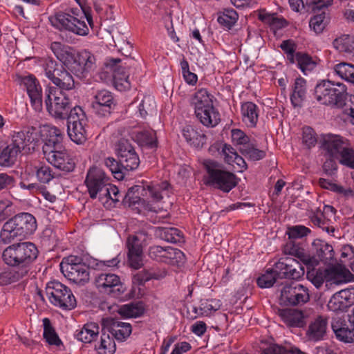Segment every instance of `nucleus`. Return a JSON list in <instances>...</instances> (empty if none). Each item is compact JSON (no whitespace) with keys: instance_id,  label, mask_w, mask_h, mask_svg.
I'll return each instance as SVG.
<instances>
[{"instance_id":"1","label":"nucleus","mask_w":354,"mask_h":354,"mask_svg":"<svg viewBox=\"0 0 354 354\" xmlns=\"http://www.w3.org/2000/svg\"><path fill=\"white\" fill-rule=\"evenodd\" d=\"M50 49L64 66L51 81L60 88L59 91H70L75 88V80L68 71L77 77H82L95 68V57L86 50L75 54L72 48L57 41L51 43Z\"/></svg>"},{"instance_id":"2","label":"nucleus","mask_w":354,"mask_h":354,"mask_svg":"<svg viewBox=\"0 0 354 354\" xmlns=\"http://www.w3.org/2000/svg\"><path fill=\"white\" fill-rule=\"evenodd\" d=\"M120 261L118 257L97 262L96 259L88 256H84L83 258L70 256L64 258L59 266L61 272L66 277L76 283H81L88 281L89 268H94L95 266H98L100 264L113 267L116 266Z\"/></svg>"},{"instance_id":"3","label":"nucleus","mask_w":354,"mask_h":354,"mask_svg":"<svg viewBox=\"0 0 354 354\" xmlns=\"http://www.w3.org/2000/svg\"><path fill=\"white\" fill-rule=\"evenodd\" d=\"M37 255L38 250L35 244L23 242L8 246L4 250L2 257L7 265L17 268L27 276Z\"/></svg>"},{"instance_id":"4","label":"nucleus","mask_w":354,"mask_h":354,"mask_svg":"<svg viewBox=\"0 0 354 354\" xmlns=\"http://www.w3.org/2000/svg\"><path fill=\"white\" fill-rule=\"evenodd\" d=\"M213 98L205 88L198 89L192 97L191 104L196 118L207 127H214L221 121L220 113L214 106Z\"/></svg>"},{"instance_id":"5","label":"nucleus","mask_w":354,"mask_h":354,"mask_svg":"<svg viewBox=\"0 0 354 354\" xmlns=\"http://www.w3.org/2000/svg\"><path fill=\"white\" fill-rule=\"evenodd\" d=\"M204 167L207 172L205 185L213 186L225 192H229L236 186V176L232 172L225 170L223 166L216 161L205 160Z\"/></svg>"},{"instance_id":"6","label":"nucleus","mask_w":354,"mask_h":354,"mask_svg":"<svg viewBox=\"0 0 354 354\" xmlns=\"http://www.w3.org/2000/svg\"><path fill=\"white\" fill-rule=\"evenodd\" d=\"M315 95L322 104L342 106L344 104L346 93L343 84H335L331 81L324 80L315 86Z\"/></svg>"},{"instance_id":"7","label":"nucleus","mask_w":354,"mask_h":354,"mask_svg":"<svg viewBox=\"0 0 354 354\" xmlns=\"http://www.w3.org/2000/svg\"><path fill=\"white\" fill-rule=\"evenodd\" d=\"M44 102L49 114L57 119H65L71 108V102L64 91L50 87L46 91Z\"/></svg>"},{"instance_id":"8","label":"nucleus","mask_w":354,"mask_h":354,"mask_svg":"<svg viewBox=\"0 0 354 354\" xmlns=\"http://www.w3.org/2000/svg\"><path fill=\"white\" fill-rule=\"evenodd\" d=\"M72 15L69 13H58L50 17L49 20L54 27L59 30H67L79 35H86L88 28L84 20L85 16L82 12L76 13L73 10Z\"/></svg>"},{"instance_id":"9","label":"nucleus","mask_w":354,"mask_h":354,"mask_svg":"<svg viewBox=\"0 0 354 354\" xmlns=\"http://www.w3.org/2000/svg\"><path fill=\"white\" fill-rule=\"evenodd\" d=\"M46 292L50 301L64 310H71L77 305L75 297L71 289L58 281L48 283Z\"/></svg>"},{"instance_id":"10","label":"nucleus","mask_w":354,"mask_h":354,"mask_svg":"<svg viewBox=\"0 0 354 354\" xmlns=\"http://www.w3.org/2000/svg\"><path fill=\"white\" fill-rule=\"evenodd\" d=\"M147 233L141 231L129 235L126 241L129 263L136 270L140 268L143 264V248L147 244Z\"/></svg>"},{"instance_id":"11","label":"nucleus","mask_w":354,"mask_h":354,"mask_svg":"<svg viewBox=\"0 0 354 354\" xmlns=\"http://www.w3.org/2000/svg\"><path fill=\"white\" fill-rule=\"evenodd\" d=\"M280 300L286 305H303L310 300L309 290L302 284L291 283L282 288Z\"/></svg>"},{"instance_id":"12","label":"nucleus","mask_w":354,"mask_h":354,"mask_svg":"<svg viewBox=\"0 0 354 354\" xmlns=\"http://www.w3.org/2000/svg\"><path fill=\"white\" fill-rule=\"evenodd\" d=\"M109 183V178L106 176L103 169L93 167H91L86 174L85 184L88 189L90 197L95 199L101 196L104 192L106 187Z\"/></svg>"},{"instance_id":"13","label":"nucleus","mask_w":354,"mask_h":354,"mask_svg":"<svg viewBox=\"0 0 354 354\" xmlns=\"http://www.w3.org/2000/svg\"><path fill=\"white\" fill-rule=\"evenodd\" d=\"M273 270L279 279H299L305 273L300 262L290 257L281 258L275 263Z\"/></svg>"},{"instance_id":"14","label":"nucleus","mask_w":354,"mask_h":354,"mask_svg":"<svg viewBox=\"0 0 354 354\" xmlns=\"http://www.w3.org/2000/svg\"><path fill=\"white\" fill-rule=\"evenodd\" d=\"M129 64L124 63V66L117 67L116 64L121 62L119 58H108L104 65L113 72V82L115 88L120 91L130 88L131 83L129 80V74L126 71V66H131L135 63L133 59H130Z\"/></svg>"},{"instance_id":"15","label":"nucleus","mask_w":354,"mask_h":354,"mask_svg":"<svg viewBox=\"0 0 354 354\" xmlns=\"http://www.w3.org/2000/svg\"><path fill=\"white\" fill-rule=\"evenodd\" d=\"M38 141L34 127H24L19 131H15L12 134V144L19 152L30 153L33 151Z\"/></svg>"},{"instance_id":"16","label":"nucleus","mask_w":354,"mask_h":354,"mask_svg":"<svg viewBox=\"0 0 354 354\" xmlns=\"http://www.w3.org/2000/svg\"><path fill=\"white\" fill-rule=\"evenodd\" d=\"M117 152L120 165L126 171L138 168L140 164L138 155L128 140L122 138L118 141Z\"/></svg>"},{"instance_id":"17","label":"nucleus","mask_w":354,"mask_h":354,"mask_svg":"<svg viewBox=\"0 0 354 354\" xmlns=\"http://www.w3.org/2000/svg\"><path fill=\"white\" fill-rule=\"evenodd\" d=\"M97 289L103 292L120 297L126 290V287L121 282L120 277L113 273H102L95 280Z\"/></svg>"},{"instance_id":"18","label":"nucleus","mask_w":354,"mask_h":354,"mask_svg":"<svg viewBox=\"0 0 354 354\" xmlns=\"http://www.w3.org/2000/svg\"><path fill=\"white\" fill-rule=\"evenodd\" d=\"M311 309L303 310L295 308L279 309L277 314L288 327L303 328L313 315Z\"/></svg>"},{"instance_id":"19","label":"nucleus","mask_w":354,"mask_h":354,"mask_svg":"<svg viewBox=\"0 0 354 354\" xmlns=\"http://www.w3.org/2000/svg\"><path fill=\"white\" fill-rule=\"evenodd\" d=\"M331 327L336 337L344 342H354V307L352 313L348 315V323L342 317H335Z\"/></svg>"},{"instance_id":"20","label":"nucleus","mask_w":354,"mask_h":354,"mask_svg":"<svg viewBox=\"0 0 354 354\" xmlns=\"http://www.w3.org/2000/svg\"><path fill=\"white\" fill-rule=\"evenodd\" d=\"M351 143L347 138L337 134L324 135L321 140V145L328 156L331 158L339 159Z\"/></svg>"},{"instance_id":"21","label":"nucleus","mask_w":354,"mask_h":354,"mask_svg":"<svg viewBox=\"0 0 354 354\" xmlns=\"http://www.w3.org/2000/svg\"><path fill=\"white\" fill-rule=\"evenodd\" d=\"M46 151L44 153L46 160L55 167L66 172L71 171L75 168V162L67 151L62 148L61 149H55L49 151L46 147Z\"/></svg>"},{"instance_id":"22","label":"nucleus","mask_w":354,"mask_h":354,"mask_svg":"<svg viewBox=\"0 0 354 354\" xmlns=\"http://www.w3.org/2000/svg\"><path fill=\"white\" fill-rule=\"evenodd\" d=\"M91 106L95 114L102 117L109 115L115 106L113 94L107 90L99 91L95 95Z\"/></svg>"},{"instance_id":"23","label":"nucleus","mask_w":354,"mask_h":354,"mask_svg":"<svg viewBox=\"0 0 354 354\" xmlns=\"http://www.w3.org/2000/svg\"><path fill=\"white\" fill-rule=\"evenodd\" d=\"M354 304V288H346L335 293L328 302V308L333 312L345 311Z\"/></svg>"},{"instance_id":"24","label":"nucleus","mask_w":354,"mask_h":354,"mask_svg":"<svg viewBox=\"0 0 354 354\" xmlns=\"http://www.w3.org/2000/svg\"><path fill=\"white\" fill-rule=\"evenodd\" d=\"M27 93L30 97L32 106L37 111L42 109L41 87L37 79L32 76H26L22 79Z\"/></svg>"},{"instance_id":"25","label":"nucleus","mask_w":354,"mask_h":354,"mask_svg":"<svg viewBox=\"0 0 354 354\" xmlns=\"http://www.w3.org/2000/svg\"><path fill=\"white\" fill-rule=\"evenodd\" d=\"M10 220L23 238L32 234L37 229L36 219L29 213L24 212L17 214Z\"/></svg>"},{"instance_id":"26","label":"nucleus","mask_w":354,"mask_h":354,"mask_svg":"<svg viewBox=\"0 0 354 354\" xmlns=\"http://www.w3.org/2000/svg\"><path fill=\"white\" fill-rule=\"evenodd\" d=\"M313 250L315 252V257L325 264L333 265L336 260L335 259V252L333 246L327 242L316 239L313 243Z\"/></svg>"},{"instance_id":"27","label":"nucleus","mask_w":354,"mask_h":354,"mask_svg":"<svg viewBox=\"0 0 354 354\" xmlns=\"http://www.w3.org/2000/svg\"><path fill=\"white\" fill-rule=\"evenodd\" d=\"M328 328V318L318 315L308 325L306 335L310 341L317 342L324 339Z\"/></svg>"},{"instance_id":"28","label":"nucleus","mask_w":354,"mask_h":354,"mask_svg":"<svg viewBox=\"0 0 354 354\" xmlns=\"http://www.w3.org/2000/svg\"><path fill=\"white\" fill-rule=\"evenodd\" d=\"M104 324L112 336L120 341L124 340L131 335L132 331L130 324L122 322L113 318L106 319Z\"/></svg>"},{"instance_id":"29","label":"nucleus","mask_w":354,"mask_h":354,"mask_svg":"<svg viewBox=\"0 0 354 354\" xmlns=\"http://www.w3.org/2000/svg\"><path fill=\"white\" fill-rule=\"evenodd\" d=\"M284 252L297 258L308 268L315 267L318 265V261L315 257H311L308 254L306 253L303 248L294 244L292 242H290L286 244L284 248Z\"/></svg>"},{"instance_id":"30","label":"nucleus","mask_w":354,"mask_h":354,"mask_svg":"<svg viewBox=\"0 0 354 354\" xmlns=\"http://www.w3.org/2000/svg\"><path fill=\"white\" fill-rule=\"evenodd\" d=\"M64 133L62 130L56 127H49L47 129V135L46 142L42 147L44 154L46 153L48 147L49 151L61 149L62 148V140Z\"/></svg>"},{"instance_id":"31","label":"nucleus","mask_w":354,"mask_h":354,"mask_svg":"<svg viewBox=\"0 0 354 354\" xmlns=\"http://www.w3.org/2000/svg\"><path fill=\"white\" fill-rule=\"evenodd\" d=\"M183 136L187 143L194 147H202L205 143V135L200 129L191 125H187L183 129Z\"/></svg>"},{"instance_id":"32","label":"nucleus","mask_w":354,"mask_h":354,"mask_svg":"<svg viewBox=\"0 0 354 354\" xmlns=\"http://www.w3.org/2000/svg\"><path fill=\"white\" fill-rule=\"evenodd\" d=\"M241 111L243 122L249 127H254L259 118L258 106L252 102H246L241 105Z\"/></svg>"},{"instance_id":"33","label":"nucleus","mask_w":354,"mask_h":354,"mask_svg":"<svg viewBox=\"0 0 354 354\" xmlns=\"http://www.w3.org/2000/svg\"><path fill=\"white\" fill-rule=\"evenodd\" d=\"M133 139L141 147H157V138L153 130H142L133 133Z\"/></svg>"},{"instance_id":"34","label":"nucleus","mask_w":354,"mask_h":354,"mask_svg":"<svg viewBox=\"0 0 354 354\" xmlns=\"http://www.w3.org/2000/svg\"><path fill=\"white\" fill-rule=\"evenodd\" d=\"M100 332V328L95 323L86 324L81 330L75 334L76 338L84 343H91L95 340Z\"/></svg>"},{"instance_id":"35","label":"nucleus","mask_w":354,"mask_h":354,"mask_svg":"<svg viewBox=\"0 0 354 354\" xmlns=\"http://www.w3.org/2000/svg\"><path fill=\"white\" fill-rule=\"evenodd\" d=\"M306 81L302 77L295 80L290 100L294 106H301L306 98Z\"/></svg>"},{"instance_id":"36","label":"nucleus","mask_w":354,"mask_h":354,"mask_svg":"<svg viewBox=\"0 0 354 354\" xmlns=\"http://www.w3.org/2000/svg\"><path fill=\"white\" fill-rule=\"evenodd\" d=\"M145 313L144 304L141 301L131 302L121 306L118 313L125 318H136L142 316Z\"/></svg>"},{"instance_id":"37","label":"nucleus","mask_w":354,"mask_h":354,"mask_svg":"<svg viewBox=\"0 0 354 354\" xmlns=\"http://www.w3.org/2000/svg\"><path fill=\"white\" fill-rule=\"evenodd\" d=\"M26 275L14 266L0 270V286H6L15 283Z\"/></svg>"},{"instance_id":"38","label":"nucleus","mask_w":354,"mask_h":354,"mask_svg":"<svg viewBox=\"0 0 354 354\" xmlns=\"http://www.w3.org/2000/svg\"><path fill=\"white\" fill-rule=\"evenodd\" d=\"M333 44L338 51L354 57V36L343 35L336 38Z\"/></svg>"},{"instance_id":"39","label":"nucleus","mask_w":354,"mask_h":354,"mask_svg":"<svg viewBox=\"0 0 354 354\" xmlns=\"http://www.w3.org/2000/svg\"><path fill=\"white\" fill-rule=\"evenodd\" d=\"M19 151L10 144L0 151V166L10 167L15 164Z\"/></svg>"},{"instance_id":"40","label":"nucleus","mask_w":354,"mask_h":354,"mask_svg":"<svg viewBox=\"0 0 354 354\" xmlns=\"http://www.w3.org/2000/svg\"><path fill=\"white\" fill-rule=\"evenodd\" d=\"M239 151L247 159L252 161L262 160L266 155V151L257 149L256 145L252 141L242 148H239Z\"/></svg>"},{"instance_id":"41","label":"nucleus","mask_w":354,"mask_h":354,"mask_svg":"<svg viewBox=\"0 0 354 354\" xmlns=\"http://www.w3.org/2000/svg\"><path fill=\"white\" fill-rule=\"evenodd\" d=\"M86 124H71L67 125L68 135L71 140L76 144L81 145L86 142V131L85 126Z\"/></svg>"},{"instance_id":"42","label":"nucleus","mask_w":354,"mask_h":354,"mask_svg":"<svg viewBox=\"0 0 354 354\" xmlns=\"http://www.w3.org/2000/svg\"><path fill=\"white\" fill-rule=\"evenodd\" d=\"M44 333L43 336L46 342L50 345L59 346L62 344V340L57 335L55 330L53 327L50 321L48 318L43 319Z\"/></svg>"},{"instance_id":"43","label":"nucleus","mask_w":354,"mask_h":354,"mask_svg":"<svg viewBox=\"0 0 354 354\" xmlns=\"http://www.w3.org/2000/svg\"><path fill=\"white\" fill-rule=\"evenodd\" d=\"M0 238L4 243L7 244L10 243L17 238L21 239L23 237L21 236V234L19 231H17L16 226L14 225L10 219L3 224L1 231Z\"/></svg>"},{"instance_id":"44","label":"nucleus","mask_w":354,"mask_h":354,"mask_svg":"<svg viewBox=\"0 0 354 354\" xmlns=\"http://www.w3.org/2000/svg\"><path fill=\"white\" fill-rule=\"evenodd\" d=\"M334 71L342 79L354 84V65L341 62L335 65Z\"/></svg>"},{"instance_id":"45","label":"nucleus","mask_w":354,"mask_h":354,"mask_svg":"<svg viewBox=\"0 0 354 354\" xmlns=\"http://www.w3.org/2000/svg\"><path fill=\"white\" fill-rule=\"evenodd\" d=\"M295 62L297 63L298 67L305 75L312 71L316 66V63L312 59L310 56L301 52L295 53Z\"/></svg>"},{"instance_id":"46","label":"nucleus","mask_w":354,"mask_h":354,"mask_svg":"<svg viewBox=\"0 0 354 354\" xmlns=\"http://www.w3.org/2000/svg\"><path fill=\"white\" fill-rule=\"evenodd\" d=\"M95 348L99 354H113L115 351V344L109 334L102 333L100 342L95 345Z\"/></svg>"},{"instance_id":"47","label":"nucleus","mask_w":354,"mask_h":354,"mask_svg":"<svg viewBox=\"0 0 354 354\" xmlns=\"http://www.w3.org/2000/svg\"><path fill=\"white\" fill-rule=\"evenodd\" d=\"M185 261L184 253L177 248L168 247L164 263L180 266Z\"/></svg>"},{"instance_id":"48","label":"nucleus","mask_w":354,"mask_h":354,"mask_svg":"<svg viewBox=\"0 0 354 354\" xmlns=\"http://www.w3.org/2000/svg\"><path fill=\"white\" fill-rule=\"evenodd\" d=\"M67 117V125L80 124H86L87 118L83 109L76 106L73 108H71Z\"/></svg>"},{"instance_id":"49","label":"nucleus","mask_w":354,"mask_h":354,"mask_svg":"<svg viewBox=\"0 0 354 354\" xmlns=\"http://www.w3.org/2000/svg\"><path fill=\"white\" fill-rule=\"evenodd\" d=\"M64 66L59 64L55 59L48 57L44 59L42 67L46 77L50 81L59 73Z\"/></svg>"},{"instance_id":"50","label":"nucleus","mask_w":354,"mask_h":354,"mask_svg":"<svg viewBox=\"0 0 354 354\" xmlns=\"http://www.w3.org/2000/svg\"><path fill=\"white\" fill-rule=\"evenodd\" d=\"M238 14L233 9H225L218 17V22L224 28L230 29L236 22Z\"/></svg>"},{"instance_id":"51","label":"nucleus","mask_w":354,"mask_h":354,"mask_svg":"<svg viewBox=\"0 0 354 354\" xmlns=\"http://www.w3.org/2000/svg\"><path fill=\"white\" fill-rule=\"evenodd\" d=\"M104 162L115 178L121 180L124 178L126 171L121 167L120 160L118 162L115 158L109 157L105 158Z\"/></svg>"},{"instance_id":"52","label":"nucleus","mask_w":354,"mask_h":354,"mask_svg":"<svg viewBox=\"0 0 354 354\" xmlns=\"http://www.w3.org/2000/svg\"><path fill=\"white\" fill-rule=\"evenodd\" d=\"M160 237L167 242L177 243L183 241L181 232L175 227L162 228L160 230Z\"/></svg>"},{"instance_id":"53","label":"nucleus","mask_w":354,"mask_h":354,"mask_svg":"<svg viewBox=\"0 0 354 354\" xmlns=\"http://www.w3.org/2000/svg\"><path fill=\"white\" fill-rule=\"evenodd\" d=\"M262 354H306L297 348L284 347L277 344H272L263 351Z\"/></svg>"},{"instance_id":"54","label":"nucleus","mask_w":354,"mask_h":354,"mask_svg":"<svg viewBox=\"0 0 354 354\" xmlns=\"http://www.w3.org/2000/svg\"><path fill=\"white\" fill-rule=\"evenodd\" d=\"M149 194L154 201L158 202L163 198V195L167 194V191L169 187L167 181H163L160 184L153 186H148Z\"/></svg>"},{"instance_id":"55","label":"nucleus","mask_w":354,"mask_h":354,"mask_svg":"<svg viewBox=\"0 0 354 354\" xmlns=\"http://www.w3.org/2000/svg\"><path fill=\"white\" fill-rule=\"evenodd\" d=\"M334 275L330 279L331 283L343 284L354 279V275L346 269H335Z\"/></svg>"},{"instance_id":"56","label":"nucleus","mask_w":354,"mask_h":354,"mask_svg":"<svg viewBox=\"0 0 354 354\" xmlns=\"http://www.w3.org/2000/svg\"><path fill=\"white\" fill-rule=\"evenodd\" d=\"M156 108V102L153 97L145 96L138 106V111L142 118L152 113Z\"/></svg>"},{"instance_id":"57","label":"nucleus","mask_w":354,"mask_h":354,"mask_svg":"<svg viewBox=\"0 0 354 354\" xmlns=\"http://www.w3.org/2000/svg\"><path fill=\"white\" fill-rule=\"evenodd\" d=\"M220 308L221 304L219 300L209 299L201 301L199 310L202 315L209 316L219 310Z\"/></svg>"},{"instance_id":"58","label":"nucleus","mask_w":354,"mask_h":354,"mask_svg":"<svg viewBox=\"0 0 354 354\" xmlns=\"http://www.w3.org/2000/svg\"><path fill=\"white\" fill-rule=\"evenodd\" d=\"M277 278H278L277 275L275 274L272 268L267 270L263 274L258 278L257 284L260 288H268L273 286Z\"/></svg>"},{"instance_id":"59","label":"nucleus","mask_w":354,"mask_h":354,"mask_svg":"<svg viewBox=\"0 0 354 354\" xmlns=\"http://www.w3.org/2000/svg\"><path fill=\"white\" fill-rule=\"evenodd\" d=\"M308 269L310 268L308 267ZM311 270L307 272V279L317 288H320L324 282V274L322 270L314 269L311 267Z\"/></svg>"},{"instance_id":"60","label":"nucleus","mask_w":354,"mask_h":354,"mask_svg":"<svg viewBox=\"0 0 354 354\" xmlns=\"http://www.w3.org/2000/svg\"><path fill=\"white\" fill-rule=\"evenodd\" d=\"M259 19L265 23L270 24L277 28H281L287 26V21L284 19L279 18L274 15L259 14Z\"/></svg>"},{"instance_id":"61","label":"nucleus","mask_w":354,"mask_h":354,"mask_svg":"<svg viewBox=\"0 0 354 354\" xmlns=\"http://www.w3.org/2000/svg\"><path fill=\"white\" fill-rule=\"evenodd\" d=\"M35 168L36 176L40 183H48L54 178L53 171L49 166L44 165Z\"/></svg>"},{"instance_id":"62","label":"nucleus","mask_w":354,"mask_h":354,"mask_svg":"<svg viewBox=\"0 0 354 354\" xmlns=\"http://www.w3.org/2000/svg\"><path fill=\"white\" fill-rule=\"evenodd\" d=\"M231 133L232 142L238 149L247 145L251 141L250 138L240 129H232Z\"/></svg>"},{"instance_id":"63","label":"nucleus","mask_w":354,"mask_h":354,"mask_svg":"<svg viewBox=\"0 0 354 354\" xmlns=\"http://www.w3.org/2000/svg\"><path fill=\"white\" fill-rule=\"evenodd\" d=\"M340 164L354 169V148L350 143L338 159Z\"/></svg>"},{"instance_id":"64","label":"nucleus","mask_w":354,"mask_h":354,"mask_svg":"<svg viewBox=\"0 0 354 354\" xmlns=\"http://www.w3.org/2000/svg\"><path fill=\"white\" fill-rule=\"evenodd\" d=\"M281 48L286 54L287 59L291 64L295 63L296 44L292 40H284L280 45Z\"/></svg>"}]
</instances>
